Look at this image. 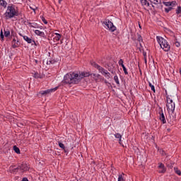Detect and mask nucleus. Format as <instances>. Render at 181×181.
<instances>
[{
	"label": "nucleus",
	"instance_id": "6ab92c4d",
	"mask_svg": "<svg viewBox=\"0 0 181 181\" xmlns=\"http://www.w3.org/2000/svg\"><path fill=\"white\" fill-rule=\"evenodd\" d=\"M124 177H125V174L122 173V174L119 175V176H118V180H117V181H125V180L124 179Z\"/></svg>",
	"mask_w": 181,
	"mask_h": 181
},
{
	"label": "nucleus",
	"instance_id": "423d86ee",
	"mask_svg": "<svg viewBox=\"0 0 181 181\" xmlns=\"http://www.w3.org/2000/svg\"><path fill=\"white\" fill-rule=\"evenodd\" d=\"M104 24L105 28H106V29H108V30H110V32H115V30H117V27H115V25H114V23L110 21V20H106L104 22Z\"/></svg>",
	"mask_w": 181,
	"mask_h": 181
},
{
	"label": "nucleus",
	"instance_id": "4468645a",
	"mask_svg": "<svg viewBox=\"0 0 181 181\" xmlns=\"http://www.w3.org/2000/svg\"><path fill=\"white\" fill-rule=\"evenodd\" d=\"M160 119L163 124H166V119L165 118V115H163V113L160 114Z\"/></svg>",
	"mask_w": 181,
	"mask_h": 181
},
{
	"label": "nucleus",
	"instance_id": "2f4dec72",
	"mask_svg": "<svg viewBox=\"0 0 181 181\" xmlns=\"http://www.w3.org/2000/svg\"><path fill=\"white\" fill-rule=\"evenodd\" d=\"M118 64L119 66H121L122 67V66H124V60L122 59H119V62H118Z\"/></svg>",
	"mask_w": 181,
	"mask_h": 181
},
{
	"label": "nucleus",
	"instance_id": "412c9836",
	"mask_svg": "<svg viewBox=\"0 0 181 181\" xmlns=\"http://www.w3.org/2000/svg\"><path fill=\"white\" fill-rule=\"evenodd\" d=\"M33 77L35 78H43V75H40L39 73H35Z\"/></svg>",
	"mask_w": 181,
	"mask_h": 181
},
{
	"label": "nucleus",
	"instance_id": "20e7f679",
	"mask_svg": "<svg viewBox=\"0 0 181 181\" xmlns=\"http://www.w3.org/2000/svg\"><path fill=\"white\" fill-rule=\"evenodd\" d=\"M166 107L169 114L172 115V114H173L175 112V105L173 100H172V98H170L169 96H167Z\"/></svg>",
	"mask_w": 181,
	"mask_h": 181
},
{
	"label": "nucleus",
	"instance_id": "aec40b11",
	"mask_svg": "<svg viewBox=\"0 0 181 181\" xmlns=\"http://www.w3.org/2000/svg\"><path fill=\"white\" fill-rule=\"evenodd\" d=\"M23 37L24 40H25V42H27V43H32L33 40L29 37L25 35V36H23Z\"/></svg>",
	"mask_w": 181,
	"mask_h": 181
},
{
	"label": "nucleus",
	"instance_id": "f03ea898",
	"mask_svg": "<svg viewBox=\"0 0 181 181\" xmlns=\"http://www.w3.org/2000/svg\"><path fill=\"white\" fill-rule=\"evenodd\" d=\"M19 15V10L18 7L15 5H9L7 6V9L4 14V16L6 21L8 19H12V18H15V16H18Z\"/></svg>",
	"mask_w": 181,
	"mask_h": 181
},
{
	"label": "nucleus",
	"instance_id": "f704fd0d",
	"mask_svg": "<svg viewBox=\"0 0 181 181\" xmlns=\"http://www.w3.org/2000/svg\"><path fill=\"white\" fill-rule=\"evenodd\" d=\"M59 148L64 149V144H63L62 143H59Z\"/></svg>",
	"mask_w": 181,
	"mask_h": 181
},
{
	"label": "nucleus",
	"instance_id": "7c9ffc66",
	"mask_svg": "<svg viewBox=\"0 0 181 181\" xmlns=\"http://www.w3.org/2000/svg\"><path fill=\"white\" fill-rule=\"evenodd\" d=\"M173 9V8H172V7H168V8H165V12H167V13H168L170 12V11H172Z\"/></svg>",
	"mask_w": 181,
	"mask_h": 181
},
{
	"label": "nucleus",
	"instance_id": "79ce46f5",
	"mask_svg": "<svg viewBox=\"0 0 181 181\" xmlns=\"http://www.w3.org/2000/svg\"><path fill=\"white\" fill-rule=\"evenodd\" d=\"M30 8L33 9V11H34V12L36 11V9H37V7H36L35 8H33L32 7H30Z\"/></svg>",
	"mask_w": 181,
	"mask_h": 181
},
{
	"label": "nucleus",
	"instance_id": "de8ad7c7",
	"mask_svg": "<svg viewBox=\"0 0 181 181\" xmlns=\"http://www.w3.org/2000/svg\"><path fill=\"white\" fill-rule=\"evenodd\" d=\"M11 33H13V30H11Z\"/></svg>",
	"mask_w": 181,
	"mask_h": 181
},
{
	"label": "nucleus",
	"instance_id": "b1692460",
	"mask_svg": "<svg viewBox=\"0 0 181 181\" xmlns=\"http://www.w3.org/2000/svg\"><path fill=\"white\" fill-rule=\"evenodd\" d=\"M13 151L16 152V153H21V150L16 146H13Z\"/></svg>",
	"mask_w": 181,
	"mask_h": 181
},
{
	"label": "nucleus",
	"instance_id": "4c0bfd02",
	"mask_svg": "<svg viewBox=\"0 0 181 181\" xmlns=\"http://www.w3.org/2000/svg\"><path fill=\"white\" fill-rule=\"evenodd\" d=\"M138 40L139 42H142V37L141 35H139Z\"/></svg>",
	"mask_w": 181,
	"mask_h": 181
},
{
	"label": "nucleus",
	"instance_id": "a19ab883",
	"mask_svg": "<svg viewBox=\"0 0 181 181\" xmlns=\"http://www.w3.org/2000/svg\"><path fill=\"white\" fill-rule=\"evenodd\" d=\"M31 27H32V28H39V27H37V25H31Z\"/></svg>",
	"mask_w": 181,
	"mask_h": 181
},
{
	"label": "nucleus",
	"instance_id": "cd10ccee",
	"mask_svg": "<svg viewBox=\"0 0 181 181\" xmlns=\"http://www.w3.org/2000/svg\"><path fill=\"white\" fill-rule=\"evenodd\" d=\"M114 80L117 84H119V79H118V76L115 75L114 76Z\"/></svg>",
	"mask_w": 181,
	"mask_h": 181
},
{
	"label": "nucleus",
	"instance_id": "ea45409f",
	"mask_svg": "<svg viewBox=\"0 0 181 181\" xmlns=\"http://www.w3.org/2000/svg\"><path fill=\"white\" fill-rule=\"evenodd\" d=\"M22 181H29V180H28V178L25 177V178H23Z\"/></svg>",
	"mask_w": 181,
	"mask_h": 181
},
{
	"label": "nucleus",
	"instance_id": "f257e3e1",
	"mask_svg": "<svg viewBox=\"0 0 181 181\" xmlns=\"http://www.w3.org/2000/svg\"><path fill=\"white\" fill-rule=\"evenodd\" d=\"M90 74L88 72H81L79 74L74 72L66 74L64 76L62 81L63 84H78L82 78L84 77H89Z\"/></svg>",
	"mask_w": 181,
	"mask_h": 181
},
{
	"label": "nucleus",
	"instance_id": "c85d7f7f",
	"mask_svg": "<svg viewBox=\"0 0 181 181\" xmlns=\"http://www.w3.org/2000/svg\"><path fill=\"white\" fill-rule=\"evenodd\" d=\"M122 67L123 69L124 74H128V71L127 70V68L125 67V65H122Z\"/></svg>",
	"mask_w": 181,
	"mask_h": 181
},
{
	"label": "nucleus",
	"instance_id": "a18cd8bd",
	"mask_svg": "<svg viewBox=\"0 0 181 181\" xmlns=\"http://www.w3.org/2000/svg\"><path fill=\"white\" fill-rule=\"evenodd\" d=\"M59 4H62V0H59Z\"/></svg>",
	"mask_w": 181,
	"mask_h": 181
},
{
	"label": "nucleus",
	"instance_id": "a878e982",
	"mask_svg": "<svg viewBox=\"0 0 181 181\" xmlns=\"http://www.w3.org/2000/svg\"><path fill=\"white\" fill-rule=\"evenodd\" d=\"M174 172H175V173H176L177 175H178L179 176H180L181 172H180V170L177 169V168H174Z\"/></svg>",
	"mask_w": 181,
	"mask_h": 181
},
{
	"label": "nucleus",
	"instance_id": "bb28decb",
	"mask_svg": "<svg viewBox=\"0 0 181 181\" xmlns=\"http://www.w3.org/2000/svg\"><path fill=\"white\" fill-rule=\"evenodd\" d=\"M148 86L151 88V90L153 91V93H155L156 92L155 86L153 85H152V83H151V82H149Z\"/></svg>",
	"mask_w": 181,
	"mask_h": 181
},
{
	"label": "nucleus",
	"instance_id": "393cba45",
	"mask_svg": "<svg viewBox=\"0 0 181 181\" xmlns=\"http://www.w3.org/2000/svg\"><path fill=\"white\" fill-rule=\"evenodd\" d=\"M115 137L117 138V139H122V136L119 133L115 134Z\"/></svg>",
	"mask_w": 181,
	"mask_h": 181
},
{
	"label": "nucleus",
	"instance_id": "f8f14e48",
	"mask_svg": "<svg viewBox=\"0 0 181 181\" xmlns=\"http://www.w3.org/2000/svg\"><path fill=\"white\" fill-rule=\"evenodd\" d=\"M19 166L16 167L15 165H12L10 167V172L11 173H16V172H18V170H19Z\"/></svg>",
	"mask_w": 181,
	"mask_h": 181
},
{
	"label": "nucleus",
	"instance_id": "6e6552de",
	"mask_svg": "<svg viewBox=\"0 0 181 181\" xmlns=\"http://www.w3.org/2000/svg\"><path fill=\"white\" fill-rule=\"evenodd\" d=\"M158 173H166V167L162 163H158Z\"/></svg>",
	"mask_w": 181,
	"mask_h": 181
},
{
	"label": "nucleus",
	"instance_id": "473e14b6",
	"mask_svg": "<svg viewBox=\"0 0 181 181\" xmlns=\"http://www.w3.org/2000/svg\"><path fill=\"white\" fill-rule=\"evenodd\" d=\"M41 19H42L43 23H45V25H47V21H46L44 17H42Z\"/></svg>",
	"mask_w": 181,
	"mask_h": 181
},
{
	"label": "nucleus",
	"instance_id": "09e8293b",
	"mask_svg": "<svg viewBox=\"0 0 181 181\" xmlns=\"http://www.w3.org/2000/svg\"><path fill=\"white\" fill-rule=\"evenodd\" d=\"M145 62L146 63V59H145Z\"/></svg>",
	"mask_w": 181,
	"mask_h": 181
},
{
	"label": "nucleus",
	"instance_id": "9d476101",
	"mask_svg": "<svg viewBox=\"0 0 181 181\" xmlns=\"http://www.w3.org/2000/svg\"><path fill=\"white\" fill-rule=\"evenodd\" d=\"M19 169L21 172H28L29 170V166H28L26 163H24L19 166Z\"/></svg>",
	"mask_w": 181,
	"mask_h": 181
},
{
	"label": "nucleus",
	"instance_id": "7ed1b4c3",
	"mask_svg": "<svg viewBox=\"0 0 181 181\" xmlns=\"http://www.w3.org/2000/svg\"><path fill=\"white\" fill-rule=\"evenodd\" d=\"M156 39L158 43L160 45L161 49H163L164 52H169V50H170V45H169V42H168L165 38L160 36H157Z\"/></svg>",
	"mask_w": 181,
	"mask_h": 181
},
{
	"label": "nucleus",
	"instance_id": "72a5a7b5",
	"mask_svg": "<svg viewBox=\"0 0 181 181\" xmlns=\"http://www.w3.org/2000/svg\"><path fill=\"white\" fill-rule=\"evenodd\" d=\"M175 45L176 46V47H180V42L177 41L175 42Z\"/></svg>",
	"mask_w": 181,
	"mask_h": 181
},
{
	"label": "nucleus",
	"instance_id": "e433bc0d",
	"mask_svg": "<svg viewBox=\"0 0 181 181\" xmlns=\"http://www.w3.org/2000/svg\"><path fill=\"white\" fill-rule=\"evenodd\" d=\"M159 151V152H160V153L161 154V155H165V151H163V150H162V149H160V150H158Z\"/></svg>",
	"mask_w": 181,
	"mask_h": 181
},
{
	"label": "nucleus",
	"instance_id": "ddd939ff",
	"mask_svg": "<svg viewBox=\"0 0 181 181\" xmlns=\"http://www.w3.org/2000/svg\"><path fill=\"white\" fill-rule=\"evenodd\" d=\"M163 4L165 5V6H175L176 1H164Z\"/></svg>",
	"mask_w": 181,
	"mask_h": 181
},
{
	"label": "nucleus",
	"instance_id": "9b49d317",
	"mask_svg": "<svg viewBox=\"0 0 181 181\" xmlns=\"http://www.w3.org/2000/svg\"><path fill=\"white\" fill-rule=\"evenodd\" d=\"M52 36H53L54 42L55 43L59 42L60 40V39L62 38V35L57 33H53Z\"/></svg>",
	"mask_w": 181,
	"mask_h": 181
},
{
	"label": "nucleus",
	"instance_id": "4be33fe9",
	"mask_svg": "<svg viewBox=\"0 0 181 181\" xmlns=\"http://www.w3.org/2000/svg\"><path fill=\"white\" fill-rule=\"evenodd\" d=\"M0 5L1 6H4V8H6L7 3L5 1V0H0Z\"/></svg>",
	"mask_w": 181,
	"mask_h": 181
},
{
	"label": "nucleus",
	"instance_id": "5701e85b",
	"mask_svg": "<svg viewBox=\"0 0 181 181\" xmlns=\"http://www.w3.org/2000/svg\"><path fill=\"white\" fill-rule=\"evenodd\" d=\"M11 31L9 30H4V36L6 37H8V36H10Z\"/></svg>",
	"mask_w": 181,
	"mask_h": 181
},
{
	"label": "nucleus",
	"instance_id": "dca6fc26",
	"mask_svg": "<svg viewBox=\"0 0 181 181\" xmlns=\"http://www.w3.org/2000/svg\"><path fill=\"white\" fill-rule=\"evenodd\" d=\"M35 35H37V36H45V33L39 30H35Z\"/></svg>",
	"mask_w": 181,
	"mask_h": 181
},
{
	"label": "nucleus",
	"instance_id": "37998d69",
	"mask_svg": "<svg viewBox=\"0 0 181 181\" xmlns=\"http://www.w3.org/2000/svg\"><path fill=\"white\" fill-rule=\"evenodd\" d=\"M122 139H119V144L121 145Z\"/></svg>",
	"mask_w": 181,
	"mask_h": 181
},
{
	"label": "nucleus",
	"instance_id": "a211bd4d",
	"mask_svg": "<svg viewBox=\"0 0 181 181\" xmlns=\"http://www.w3.org/2000/svg\"><path fill=\"white\" fill-rule=\"evenodd\" d=\"M151 4H154V5H159V4H161L162 0H148Z\"/></svg>",
	"mask_w": 181,
	"mask_h": 181
},
{
	"label": "nucleus",
	"instance_id": "8fccbe9b",
	"mask_svg": "<svg viewBox=\"0 0 181 181\" xmlns=\"http://www.w3.org/2000/svg\"><path fill=\"white\" fill-rule=\"evenodd\" d=\"M144 54V56H146V54Z\"/></svg>",
	"mask_w": 181,
	"mask_h": 181
},
{
	"label": "nucleus",
	"instance_id": "c9c22d12",
	"mask_svg": "<svg viewBox=\"0 0 181 181\" xmlns=\"http://www.w3.org/2000/svg\"><path fill=\"white\" fill-rule=\"evenodd\" d=\"M53 63H54V62L52 60H49L47 62V64H53Z\"/></svg>",
	"mask_w": 181,
	"mask_h": 181
},
{
	"label": "nucleus",
	"instance_id": "c03bdc74",
	"mask_svg": "<svg viewBox=\"0 0 181 181\" xmlns=\"http://www.w3.org/2000/svg\"><path fill=\"white\" fill-rule=\"evenodd\" d=\"M139 26L140 29H142V27L141 26L140 24H139Z\"/></svg>",
	"mask_w": 181,
	"mask_h": 181
},
{
	"label": "nucleus",
	"instance_id": "2eb2a0df",
	"mask_svg": "<svg viewBox=\"0 0 181 181\" xmlns=\"http://www.w3.org/2000/svg\"><path fill=\"white\" fill-rule=\"evenodd\" d=\"M90 77H92V78H93V80L97 81L100 78V74H91Z\"/></svg>",
	"mask_w": 181,
	"mask_h": 181
},
{
	"label": "nucleus",
	"instance_id": "39448f33",
	"mask_svg": "<svg viewBox=\"0 0 181 181\" xmlns=\"http://www.w3.org/2000/svg\"><path fill=\"white\" fill-rule=\"evenodd\" d=\"M92 65L95 69H98V70L100 71V73H101L103 76H105V77H106V78H110V72H108V71L104 69V68L100 66V65L95 64V62H93L92 64Z\"/></svg>",
	"mask_w": 181,
	"mask_h": 181
},
{
	"label": "nucleus",
	"instance_id": "0eeeda50",
	"mask_svg": "<svg viewBox=\"0 0 181 181\" xmlns=\"http://www.w3.org/2000/svg\"><path fill=\"white\" fill-rule=\"evenodd\" d=\"M57 88H59L58 87H55L51 89H47L46 90H41L40 92V93H41L42 95H46L47 94H50L51 93H54V91H56V90H57Z\"/></svg>",
	"mask_w": 181,
	"mask_h": 181
},
{
	"label": "nucleus",
	"instance_id": "49530a36",
	"mask_svg": "<svg viewBox=\"0 0 181 181\" xmlns=\"http://www.w3.org/2000/svg\"><path fill=\"white\" fill-rule=\"evenodd\" d=\"M35 45H36V42L35 41H33Z\"/></svg>",
	"mask_w": 181,
	"mask_h": 181
},
{
	"label": "nucleus",
	"instance_id": "58836bf2",
	"mask_svg": "<svg viewBox=\"0 0 181 181\" xmlns=\"http://www.w3.org/2000/svg\"><path fill=\"white\" fill-rule=\"evenodd\" d=\"M1 38L2 39V40H4V33H2V31L1 32Z\"/></svg>",
	"mask_w": 181,
	"mask_h": 181
},
{
	"label": "nucleus",
	"instance_id": "1a4fd4ad",
	"mask_svg": "<svg viewBox=\"0 0 181 181\" xmlns=\"http://www.w3.org/2000/svg\"><path fill=\"white\" fill-rule=\"evenodd\" d=\"M11 46L13 47V49H16V47H18L19 46V40L18 39V37H15L11 42Z\"/></svg>",
	"mask_w": 181,
	"mask_h": 181
},
{
	"label": "nucleus",
	"instance_id": "c756f323",
	"mask_svg": "<svg viewBox=\"0 0 181 181\" xmlns=\"http://www.w3.org/2000/svg\"><path fill=\"white\" fill-rule=\"evenodd\" d=\"M177 15H179V13H181V6H178L176 10Z\"/></svg>",
	"mask_w": 181,
	"mask_h": 181
},
{
	"label": "nucleus",
	"instance_id": "f3484780",
	"mask_svg": "<svg viewBox=\"0 0 181 181\" xmlns=\"http://www.w3.org/2000/svg\"><path fill=\"white\" fill-rule=\"evenodd\" d=\"M140 1L143 6H149V2H148V0H140Z\"/></svg>",
	"mask_w": 181,
	"mask_h": 181
}]
</instances>
